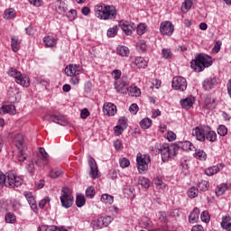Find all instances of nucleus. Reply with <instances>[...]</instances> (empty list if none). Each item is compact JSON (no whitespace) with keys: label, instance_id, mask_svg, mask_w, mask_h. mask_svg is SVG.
<instances>
[{"label":"nucleus","instance_id":"f257e3e1","mask_svg":"<svg viewBox=\"0 0 231 231\" xmlns=\"http://www.w3.org/2000/svg\"><path fill=\"white\" fill-rule=\"evenodd\" d=\"M96 17L103 21L116 19V8L114 5L100 4L95 6Z\"/></svg>","mask_w":231,"mask_h":231},{"label":"nucleus","instance_id":"f03ea898","mask_svg":"<svg viewBox=\"0 0 231 231\" xmlns=\"http://www.w3.org/2000/svg\"><path fill=\"white\" fill-rule=\"evenodd\" d=\"M190 64L194 71L200 73L205 68H210L212 66V58L207 54H198L195 60H191Z\"/></svg>","mask_w":231,"mask_h":231},{"label":"nucleus","instance_id":"7ed1b4c3","mask_svg":"<svg viewBox=\"0 0 231 231\" xmlns=\"http://www.w3.org/2000/svg\"><path fill=\"white\" fill-rule=\"evenodd\" d=\"M162 156V162H169V158L173 160V158H176L178 155V147L176 145L171 144H162L161 148L159 149Z\"/></svg>","mask_w":231,"mask_h":231},{"label":"nucleus","instance_id":"20e7f679","mask_svg":"<svg viewBox=\"0 0 231 231\" xmlns=\"http://www.w3.org/2000/svg\"><path fill=\"white\" fill-rule=\"evenodd\" d=\"M60 199L63 208H71V207H73V201H75V199L73 198V195L68 187L62 188Z\"/></svg>","mask_w":231,"mask_h":231},{"label":"nucleus","instance_id":"39448f33","mask_svg":"<svg viewBox=\"0 0 231 231\" xmlns=\"http://www.w3.org/2000/svg\"><path fill=\"white\" fill-rule=\"evenodd\" d=\"M137 169L140 174L146 172L149 169V163L151 162V156L149 154L137 153L136 156Z\"/></svg>","mask_w":231,"mask_h":231},{"label":"nucleus","instance_id":"423d86ee","mask_svg":"<svg viewBox=\"0 0 231 231\" xmlns=\"http://www.w3.org/2000/svg\"><path fill=\"white\" fill-rule=\"evenodd\" d=\"M10 77L15 79V82L23 86V88H28L30 86V78L27 76H23L16 69H10L8 71Z\"/></svg>","mask_w":231,"mask_h":231},{"label":"nucleus","instance_id":"0eeeda50","mask_svg":"<svg viewBox=\"0 0 231 231\" xmlns=\"http://www.w3.org/2000/svg\"><path fill=\"white\" fill-rule=\"evenodd\" d=\"M5 187L14 189L15 187H21L23 185V179L15 174L14 171H8L6 173Z\"/></svg>","mask_w":231,"mask_h":231},{"label":"nucleus","instance_id":"6e6552de","mask_svg":"<svg viewBox=\"0 0 231 231\" xmlns=\"http://www.w3.org/2000/svg\"><path fill=\"white\" fill-rule=\"evenodd\" d=\"M208 125H200L193 128L192 136H195L199 142H205Z\"/></svg>","mask_w":231,"mask_h":231},{"label":"nucleus","instance_id":"1a4fd4ad","mask_svg":"<svg viewBox=\"0 0 231 231\" xmlns=\"http://www.w3.org/2000/svg\"><path fill=\"white\" fill-rule=\"evenodd\" d=\"M43 120H46L47 122H54V124H58L59 125H68L66 116L60 114H55L52 116L47 115L43 117Z\"/></svg>","mask_w":231,"mask_h":231},{"label":"nucleus","instance_id":"9d476101","mask_svg":"<svg viewBox=\"0 0 231 231\" xmlns=\"http://www.w3.org/2000/svg\"><path fill=\"white\" fill-rule=\"evenodd\" d=\"M173 89L179 90V91H186L187 90V79L185 78L179 76L175 77L172 79L171 84Z\"/></svg>","mask_w":231,"mask_h":231},{"label":"nucleus","instance_id":"9b49d317","mask_svg":"<svg viewBox=\"0 0 231 231\" xmlns=\"http://www.w3.org/2000/svg\"><path fill=\"white\" fill-rule=\"evenodd\" d=\"M88 166L90 167L89 176L93 180H97L100 176L98 171V166L97 165V161L91 156L88 157Z\"/></svg>","mask_w":231,"mask_h":231},{"label":"nucleus","instance_id":"f8f14e48","mask_svg":"<svg viewBox=\"0 0 231 231\" xmlns=\"http://www.w3.org/2000/svg\"><path fill=\"white\" fill-rule=\"evenodd\" d=\"M119 26L125 35H131L136 30V24L127 21H120Z\"/></svg>","mask_w":231,"mask_h":231},{"label":"nucleus","instance_id":"ddd939ff","mask_svg":"<svg viewBox=\"0 0 231 231\" xmlns=\"http://www.w3.org/2000/svg\"><path fill=\"white\" fill-rule=\"evenodd\" d=\"M160 32L162 35H172L174 33V25L169 21L162 22L160 25Z\"/></svg>","mask_w":231,"mask_h":231},{"label":"nucleus","instance_id":"4468645a","mask_svg":"<svg viewBox=\"0 0 231 231\" xmlns=\"http://www.w3.org/2000/svg\"><path fill=\"white\" fill-rule=\"evenodd\" d=\"M81 71H82V67L79 65L69 64L65 68V73L68 77H71L73 75H80Z\"/></svg>","mask_w":231,"mask_h":231},{"label":"nucleus","instance_id":"2eb2a0df","mask_svg":"<svg viewBox=\"0 0 231 231\" xmlns=\"http://www.w3.org/2000/svg\"><path fill=\"white\" fill-rule=\"evenodd\" d=\"M173 145L177 147V152L180 151V149H182V151H194V149H196L190 141L175 143Z\"/></svg>","mask_w":231,"mask_h":231},{"label":"nucleus","instance_id":"dca6fc26","mask_svg":"<svg viewBox=\"0 0 231 231\" xmlns=\"http://www.w3.org/2000/svg\"><path fill=\"white\" fill-rule=\"evenodd\" d=\"M103 112L108 116H115V115H116V106L113 103L105 104L103 106Z\"/></svg>","mask_w":231,"mask_h":231},{"label":"nucleus","instance_id":"f3484780","mask_svg":"<svg viewBox=\"0 0 231 231\" xmlns=\"http://www.w3.org/2000/svg\"><path fill=\"white\" fill-rule=\"evenodd\" d=\"M14 143H15L18 151H21V149H26V145L24 144V136L23 135V134H15L14 138Z\"/></svg>","mask_w":231,"mask_h":231},{"label":"nucleus","instance_id":"a211bd4d","mask_svg":"<svg viewBox=\"0 0 231 231\" xmlns=\"http://www.w3.org/2000/svg\"><path fill=\"white\" fill-rule=\"evenodd\" d=\"M221 170H223V164H217V165L207 168L205 170V174L207 176H214V174H217Z\"/></svg>","mask_w":231,"mask_h":231},{"label":"nucleus","instance_id":"6ab92c4d","mask_svg":"<svg viewBox=\"0 0 231 231\" xmlns=\"http://www.w3.org/2000/svg\"><path fill=\"white\" fill-rule=\"evenodd\" d=\"M24 197L26 198L32 210L34 212L37 210V204L35 203V198H33V194L32 192L25 191Z\"/></svg>","mask_w":231,"mask_h":231},{"label":"nucleus","instance_id":"aec40b11","mask_svg":"<svg viewBox=\"0 0 231 231\" xmlns=\"http://www.w3.org/2000/svg\"><path fill=\"white\" fill-rule=\"evenodd\" d=\"M217 80L216 78H208L203 81V88L206 91H210L216 86Z\"/></svg>","mask_w":231,"mask_h":231},{"label":"nucleus","instance_id":"412c9836","mask_svg":"<svg viewBox=\"0 0 231 231\" xmlns=\"http://www.w3.org/2000/svg\"><path fill=\"white\" fill-rule=\"evenodd\" d=\"M15 115V106L14 105H4L0 109V114Z\"/></svg>","mask_w":231,"mask_h":231},{"label":"nucleus","instance_id":"4be33fe9","mask_svg":"<svg viewBox=\"0 0 231 231\" xmlns=\"http://www.w3.org/2000/svg\"><path fill=\"white\" fill-rule=\"evenodd\" d=\"M21 47V42L19 41V39L15 36H12L11 37V48L12 51L14 53H17L19 51V48Z\"/></svg>","mask_w":231,"mask_h":231},{"label":"nucleus","instance_id":"5701e85b","mask_svg":"<svg viewBox=\"0 0 231 231\" xmlns=\"http://www.w3.org/2000/svg\"><path fill=\"white\" fill-rule=\"evenodd\" d=\"M199 219V209L195 208L193 211L189 216V223H197Z\"/></svg>","mask_w":231,"mask_h":231},{"label":"nucleus","instance_id":"b1692460","mask_svg":"<svg viewBox=\"0 0 231 231\" xmlns=\"http://www.w3.org/2000/svg\"><path fill=\"white\" fill-rule=\"evenodd\" d=\"M91 226L94 230H98L99 228H104V219L102 217L97 218L91 222Z\"/></svg>","mask_w":231,"mask_h":231},{"label":"nucleus","instance_id":"393cba45","mask_svg":"<svg viewBox=\"0 0 231 231\" xmlns=\"http://www.w3.org/2000/svg\"><path fill=\"white\" fill-rule=\"evenodd\" d=\"M43 42L46 48H53L57 44V41L52 36H46L43 38Z\"/></svg>","mask_w":231,"mask_h":231},{"label":"nucleus","instance_id":"a878e982","mask_svg":"<svg viewBox=\"0 0 231 231\" xmlns=\"http://www.w3.org/2000/svg\"><path fill=\"white\" fill-rule=\"evenodd\" d=\"M230 188L229 184H222L217 187L216 189V196H223L226 190Z\"/></svg>","mask_w":231,"mask_h":231},{"label":"nucleus","instance_id":"bb28decb","mask_svg":"<svg viewBox=\"0 0 231 231\" xmlns=\"http://www.w3.org/2000/svg\"><path fill=\"white\" fill-rule=\"evenodd\" d=\"M180 106L183 107V109H190V107L194 106V102H192V98L186 97L180 100Z\"/></svg>","mask_w":231,"mask_h":231},{"label":"nucleus","instance_id":"cd10ccee","mask_svg":"<svg viewBox=\"0 0 231 231\" xmlns=\"http://www.w3.org/2000/svg\"><path fill=\"white\" fill-rule=\"evenodd\" d=\"M221 226L225 228V230L231 231V217H224L222 218Z\"/></svg>","mask_w":231,"mask_h":231},{"label":"nucleus","instance_id":"c85d7f7f","mask_svg":"<svg viewBox=\"0 0 231 231\" xmlns=\"http://www.w3.org/2000/svg\"><path fill=\"white\" fill-rule=\"evenodd\" d=\"M206 140H208L209 142H216V140H217V134L212 131L210 126H208V131L206 133Z\"/></svg>","mask_w":231,"mask_h":231},{"label":"nucleus","instance_id":"c756f323","mask_svg":"<svg viewBox=\"0 0 231 231\" xmlns=\"http://www.w3.org/2000/svg\"><path fill=\"white\" fill-rule=\"evenodd\" d=\"M4 17L5 19H7V20L14 19L15 17V9L14 8L6 9L4 13Z\"/></svg>","mask_w":231,"mask_h":231},{"label":"nucleus","instance_id":"7c9ffc66","mask_svg":"<svg viewBox=\"0 0 231 231\" xmlns=\"http://www.w3.org/2000/svg\"><path fill=\"white\" fill-rule=\"evenodd\" d=\"M117 55H120L121 57H127L129 53V48L125 46H119L116 49Z\"/></svg>","mask_w":231,"mask_h":231},{"label":"nucleus","instance_id":"2f4dec72","mask_svg":"<svg viewBox=\"0 0 231 231\" xmlns=\"http://www.w3.org/2000/svg\"><path fill=\"white\" fill-rule=\"evenodd\" d=\"M151 125H152V120H151V118H143L140 122V126L142 127V129H149Z\"/></svg>","mask_w":231,"mask_h":231},{"label":"nucleus","instance_id":"473e14b6","mask_svg":"<svg viewBox=\"0 0 231 231\" xmlns=\"http://www.w3.org/2000/svg\"><path fill=\"white\" fill-rule=\"evenodd\" d=\"M39 153L41 154L42 158H43L44 164L48 165V161L50 160V155L48 154L46 150L42 147H40Z\"/></svg>","mask_w":231,"mask_h":231},{"label":"nucleus","instance_id":"72a5a7b5","mask_svg":"<svg viewBox=\"0 0 231 231\" xmlns=\"http://www.w3.org/2000/svg\"><path fill=\"white\" fill-rule=\"evenodd\" d=\"M76 205L79 208L86 205V197L84 195H78L76 198Z\"/></svg>","mask_w":231,"mask_h":231},{"label":"nucleus","instance_id":"f704fd0d","mask_svg":"<svg viewBox=\"0 0 231 231\" xmlns=\"http://www.w3.org/2000/svg\"><path fill=\"white\" fill-rule=\"evenodd\" d=\"M139 183L143 189H149V187H151V180L145 177H140Z\"/></svg>","mask_w":231,"mask_h":231},{"label":"nucleus","instance_id":"c9c22d12","mask_svg":"<svg viewBox=\"0 0 231 231\" xmlns=\"http://www.w3.org/2000/svg\"><path fill=\"white\" fill-rule=\"evenodd\" d=\"M134 64L137 68H145L147 66V61L144 60L143 58L139 57L135 59Z\"/></svg>","mask_w":231,"mask_h":231},{"label":"nucleus","instance_id":"e433bc0d","mask_svg":"<svg viewBox=\"0 0 231 231\" xmlns=\"http://www.w3.org/2000/svg\"><path fill=\"white\" fill-rule=\"evenodd\" d=\"M190 8H192V0H185L183 3V6L181 7V11L183 12V14H187V12L190 10Z\"/></svg>","mask_w":231,"mask_h":231},{"label":"nucleus","instance_id":"4c0bfd02","mask_svg":"<svg viewBox=\"0 0 231 231\" xmlns=\"http://www.w3.org/2000/svg\"><path fill=\"white\" fill-rule=\"evenodd\" d=\"M101 201H102V203H108L109 205H111V204H113L114 198H113V196H111L109 194H103L101 196Z\"/></svg>","mask_w":231,"mask_h":231},{"label":"nucleus","instance_id":"58836bf2","mask_svg":"<svg viewBox=\"0 0 231 231\" xmlns=\"http://www.w3.org/2000/svg\"><path fill=\"white\" fill-rule=\"evenodd\" d=\"M198 190H201L202 192H206V190H208V181L202 180L198 184Z\"/></svg>","mask_w":231,"mask_h":231},{"label":"nucleus","instance_id":"ea45409f","mask_svg":"<svg viewBox=\"0 0 231 231\" xmlns=\"http://www.w3.org/2000/svg\"><path fill=\"white\" fill-rule=\"evenodd\" d=\"M118 33V26L115 25L112 28H109L107 30L106 35L107 37H116V34Z\"/></svg>","mask_w":231,"mask_h":231},{"label":"nucleus","instance_id":"a19ab883","mask_svg":"<svg viewBox=\"0 0 231 231\" xmlns=\"http://www.w3.org/2000/svg\"><path fill=\"white\" fill-rule=\"evenodd\" d=\"M217 134H219V136H226V134H228V129L226 126L220 125L217 127Z\"/></svg>","mask_w":231,"mask_h":231},{"label":"nucleus","instance_id":"79ce46f5","mask_svg":"<svg viewBox=\"0 0 231 231\" xmlns=\"http://www.w3.org/2000/svg\"><path fill=\"white\" fill-rule=\"evenodd\" d=\"M119 165L122 167V169H125L131 165V162L129 159L123 157L119 160Z\"/></svg>","mask_w":231,"mask_h":231},{"label":"nucleus","instance_id":"37998d69","mask_svg":"<svg viewBox=\"0 0 231 231\" xmlns=\"http://www.w3.org/2000/svg\"><path fill=\"white\" fill-rule=\"evenodd\" d=\"M86 197L89 199H93V198H95V187L90 186L86 189Z\"/></svg>","mask_w":231,"mask_h":231},{"label":"nucleus","instance_id":"c03bdc74","mask_svg":"<svg viewBox=\"0 0 231 231\" xmlns=\"http://www.w3.org/2000/svg\"><path fill=\"white\" fill-rule=\"evenodd\" d=\"M195 158H198V160L205 161L207 160V153L203 150H199L195 152Z\"/></svg>","mask_w":231,"mask_h":231},{"label":"nucleus","instance_id":"a18cd8bd","mask_svg":"<svg viewBox=\"0 0 231 231\" xmlns=\"http://www.w3.org/2000/svg\"><path fill=\"white\" fill-rule=\"evenodd\" d=\"M135 28L139 35H143V33H145V30H147V25H145V23H140Z\"/></svg>","mask_w":231,"mask_h":231},{"label":"nucleus","instance_id":"49530a36","mask_svg":"<svg viewBox=\"0 0 231 231\" xmlns=\"http://www.w3.org/2000/svg\"><path fill=\"white\" fill-rule=\"evenodd\" d=\"M126 83L125 81H123L122 84H120L119 86H116V89L117 91V93H127V88H125Z\"/></svg>","mask_w":231,"mask_h":231},{"label":"nucleus","instance_id":"de8ad7c7","mask_svg":"<svg viewBox=\"0 0 231 231\" xmlns=\"http://www.w3.org/2000/svg\"><path fill=\"white\" fill-rule=\"evenodd\" d=\"M26 169L31 176H33V174H35V165L33 164V162H30L27 164Z\"/></svg>","mask_w":231,"mask_h":231},{"label":"nucleus","instance_id":"09e8293b","mask_svg":"<svg viewBox=\"0 0 231 231\" xmlns=\"http://www.w3.org/2000/svg\"><path fill=\"white\" fill-rule=\"evenodd\" d=\"M198 189H196L195 187H192L189 189L188 191V196L189 198H197L198 196Z\"/></svg>","mask_w":231,"mask_h":231},{"label":"nucleus","instance_id":"8fccbe9b","mask_svg":"<svg viewBox=\"0 0 231 231\" xmlns=\"http://www.w3.org/2000/svg\"><path fill=\"white\" fill-rule=\"evenodd\" d=\"M130 93L133 97H140V95H142V91L137 87L131 88Z\"/></svg>","mask_w":231,"mask_h":231},{"label":"nucleus","instance_id":"3c124183","mask_svg":"<svg viewBox=\"0 0 231 231\" xmlns=\"http://www.w3.org/2000/svg\"><path fill=\"white\" fill-rule=\"evenodd\" d=\"M146 48H147V45L145 44V41L141 40L138 42L137 50H139V51H145Z\"/></svg>","mask_w":231,"mask_h":231},{"label":"nucleus","instance_id":"603ef678","mask_svg":"<svg viewBox=\"0 0 231 231\" xmlns=\"http://www.w3.org/2000/svg\"><path fill=\"white\" fill-rule=\"evenodd\" d=\"M117 125L123 127L124 129H127V119L125 117H120Z\"/></svg>","mask_w":231,"mask_h":231},{"label":"nucleus","instance_id":"864d4df0","mask_svg":"<svg viewBox=\"0 0 231 231\" xmlns=\"http://www.w3.org/2000/svg\"><path fill=\"white\" fill-rule=\"evenodd\" d=\"M104 226H109V224L113 222V217L111 216L102 217Z\"/></svg>","mask_w":231,"mask_h":231},{"label":"nucleus","instance_id":"5fc2aeb1","mask_svg":"<svg viewBox=\"0 0 231 231\" xmlns=\"http://www.w3.org/2000/svg\"><path fill=\"white\" fill-rule=\"evenodd\" d=\"M60 174H62V171L60 170H52L50 172V177L52 179L59 178V176H60Z\"/></svg>","mask_w":231,"mask_h":231},{"label":"nucleus","instance_id":"6e6d98bb","mask_svg":"<svg viewBox=\"0 0 231 231\" xmlns=\"http://www.w3.org/2000/svg\"><path fill=\"white\" fill-rule=\"evenodd\" d=\"M200 219L204 222V223H208L210 217L208 216V212L207 211H203L200 215Z\"/></svg>","mask_w":231,"mask_h":231},{"label":"nucleus","instance_id":"4d7b16f0","mask_svg":"<svg viewBox=\"0 0 231 231\" xmlns=\"http://www.w3.org/2000/svg\"><path fill=\"white\" fill-rule=\"evenodd\" d=\"M154 183L159 189H165V183L159 177L154 180Z\"/></svg>","mask_w":231,"mask_h":231},{"label":"nucleus","instance_id":"13d9d810","mask_svg":"<svg viewBox=\"0 0 231 231\" xmlns=\"http://www.w3.org/2000/svg\"><path fill=\"white\" fill-rule=\"evenodd\" d=\"M50 201H51L50 197H45L43 199H42L39 202L40 208H44L46 207V203H50Z\"/></svg>","mask_w":231,"mask_h":231},{"label":"nucleus","instance_id":"bf43d9fd","mask_svg":"<svg viewBox=\"0 0 231 231\" xmlns=\"http://www.w3.org/2000/svg\"><path fill=\"white\" fill-rule=\"evenodd\" d=\"M5 221H6V223H14L15 217L12 213H7L5 215Z\"/></svg>","mask_w":231,"mask_h":231},{"label":"nucleus","instance_id":"052dcab7","mask_svg":"<svg viewBox=\"0 0 231 231\" xmlns=\"http://www.w3.org/2000/svg\"><path fill=\"white\" fill-rule=\"evenodd\" d=\"M70 77V84H73V86H77V84L80 82V78H79V75H72Z\"/></svg>","mask_w":231,"mask_h":231},{"label":"nucleus","instance_id":"680f3d73","mask_svg":"<svg viewBox=\"0 0 231 231\" xmlns=\"http://www.w3.org/2000/svg\"><path fill=\"white\" fill-rule=\"evenodd\" d=\"M114 131H115V134H117V136H120V134H122V133L125 131V128H123V126H120L119 125H117L116 126H115Z\"/></svg>","mask_w":231,"mask_h":231},{"label":"nucleus","instance_id":"e2e57ef3","mask_svg":"<svg viewBox=\"0 0 231 231\" xmlns=\"http://www.w3.org/2000/svg\"><path fill=\"white\" fill-rule=\"evenodd\" d=\"M162 57L164 59H171V57H172V52L169 49H163Z\"/></svg>","mask_w":231,"mask_h":231},{"label":"nucleus","instance_id":"0e129e2a","mask_svg":"<svg viewBox=\"0 0 231 231\" xmlns=\"http://www.w3.org/2000/svg\"><path fill=\"white\" fill-rule=\"evenodd\" d=\"M129 111L132 115H136V113H138V105L135 103L132 104L129 107Z\"/></svg>","mask_w":231,"mask_h":231},{"label":"nucleus","instance_id":"69168bd1","mask_svg":"<svg viewBox=\"0 0 231 231\" xmlns=\"http://www.w3.org/2000/svg\"><path fill=\"white\" fill-rule=\"evenodd\" d=\"M166 138L169 140V142H174V140H176V134L173 132H168Z\"/></svg>","mask_w":231,"mask_h":231},{"label":"nucleus","instance_id":"338daca9","mask_svg":"<svg viewBox=\"0 0 231 231\" xmlns=\"http://www.w3.org/2000/svg\"><path fill=\"white\" fill-rule=\"evenodd\" d=\"M220 50H221V41H217L215 43L213 51H215V53H219Z\"/></svg>","mask_w":231,"mask_h":231},{"label":"nucleus","instance_id":"774afa93","mask_svg":"<svg viewBox=\"0 0 231 231\" xmlns=\"http://www.w3.org/2000/svg\"><path fill=\"white\" fill-rule=\"evenodd\" d=\"M20 151V155L18 156V161L19 162H25L26 156H24V149H21Z\"/></svg>","mask_w":231,"mask_h":231}]
</instances>
